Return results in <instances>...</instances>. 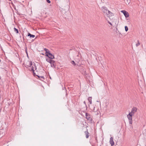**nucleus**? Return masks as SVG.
<instances>
[{"instance_id": "22", "label": "nucleus", "mask_w": 146, "mask_h": 146, "mask_svg": "<svg viewBox=\"0 0 146 146\" xmlns=\"http://www.w3.org/2000/svg\"><path fill=\"white\" fill-rule=\"evenodd\" d=\"M84 103L85 104V101H84Z\"/></svg>"}, {"instance_id": "16", "label": "nucleus", "mask_w": 146, "mask_h": 146, "mask_svg": "<svg viewBox=\"0 0 146 146\" xmlns=\"http://www.w3.org/2000/svg\"><path fill=\"white\" fill-rule=\"evenodd\" d=\"M37 76L40 78V79H44V77L43 76Z\"/></svg>"}, {"instance_id": "2", "label": "nucleus", "mask_w": 146, "mask_h": 146, "mask_svg": "<svg viewBox=\"0 0 146 146\" xmlns=\"http://www.w3.org/2000/svg\"><path fill=\"white\" fill-rule=\"evenodd\" d=\"M101 10L104 13V15L107 16V17H109L112 15L113 13L109 11L107 8L104 7H103L101 8Z\"/></svg>"}, {"instance_id": "19", "label": "nucleus", "mask_w": 146, "mask_h": 146, "mask_svg": "<svg viewBox=\"0 0 146 146\" xmlns=\"http://www.w3.org/2000/svg\"><path fill=\"white\" fill-rule=\"evenodd\" d=\"M46 1L48 3H50V1L49 0H46Z\"/></svg>"}, {"instance_id": "15", "label": "nucleus", "mask_w": 146, "mask_h": 146, "mask_svg": "<svg viewBox=\"0 0 146 146\" xmlns=\"http://www.w3.org/2000/svg\"><path fill=\"white\" fill-rule=\"evenodd\" d=\"M88 100L90 102V104H91V97H89Z\"/></svg>"}, {"instance_id": "3", "label": "nucleus", "mask_w": 146, "mask_h": 146, "mask_svg": "<svg viewBox=\"0 0 146 146\" xmlns=\"http://www.w3.org/2000/svg\"><path fill=\"white\" fill-rule=\"evenodd\" d=\"M133 115L132 114H131L130 113H129V114L127 115V117L129 120V123L131 124H132V116Z\"/></svg>"}, {"instance_id": "20", "label": "nucleus", "mask_w": 146, "mask_h": 146, "mask_svg": "<svg viewBox=\"0 0 146 146\" xmlns=\"http://www.w3.org/2000/svg\"><path fill=\"white\" fill-rule=\"evenodd\" d=\"M115 21H116V23H115V24H116V25H117V24H118V22H117V19H115Z\"/></svg>"}, {"instance_id": "4", "label": "nucleus", "mask_w": 146, "mask_h": 146, "mask_svg": "<svg viewBox=\"0 0 146 146\" xmlns=\"http://www.w3.org/2000/svg\"><path fill=\"white\" fill-rule=\"evenodd\" d=\"M137 109L136 107H133L131 109V112L129 113L134 115L135 113L137 111Z\"/></svg>"}, {"instance_id": "5", "label": "nucleus", "mask_w": 146, "mask_h": 146, "mask_svg": "<svg viewBox=\"0 0 146 146\" xmlns=\"http://www.w3.org/2000/svg\"><path fill=\"white\" fill-rule=\"evenodd\" d=\"M121 12L123 14L125 17L127 18L129 17V14L125 10H122L121 11Z\"/></svg>"}, {"instance_id": "7", "label": "nucleus", "mask_w": 146, "mask_h": 146, "mask_svg": "<svg viewBox=\"0 0 146 146\" xmlns=\"http://www.w3.org/2000/svg\"><path fill=\"white\" fill-rule=\"evenodd\" d=\"M110 143L111 144V146H113L114 145V142L113 140V138L111 137L110 139Z\"/></svg>"}, {"instance_id": "9", "label": "nucleus", "mask_w": 146, "mask_h": 146, "mask_svg": "<svg viewBox=\"0 0 146 146\" xmlns=\"http://www.w3.org/2000/svg\"><path fill=\"white\" fill-rule=\"evenodd\" d=\"M28 36H30V38H34L35 37V35H32L29 33H28L27 35Z\"/></svg>"}, {"instance_id": "14", "label": "nucleus", "mask_w": 146, "mask_h": 146, "mask_svg": "<svg viewBox=\"0 0 146 146\" xmlns=\"http://www.w3.org/2000/svg\"><path fill=\"white\" fill-rule=\"evenodd\" d=\"M14 31L16 33H19L18 30L17 29H16L15 28H14Z\"/></svg>"}, {"instance_id": "18", "label": "nucleus", "mask_w": 146, "mask_h": 146, "mask_svg": "<svg viewBox=\"0 0 146 146\" xmlns=\"http://www.w3.org/2000/svg\"><path fill=\"white\" fill-rule=\"evenodd\" d=\"M71 63L74 66H75L76 65L75 63V62L73 60L72 61Z\"/></svg>"}, {"instance_id": "10", "label": "nucleus", "mask_w": 146, "mask_h": 146, "mask_svg": "<svg viewBox=\"0 0 146 146\" xmlns=\"http://www.w3.org/2000/svg\"><path fill=\"white\" fill-rule=\"evenodd\" d=\"M44 50L46 52L45 54L46 55L47 54H48L50 52L49 50L47 49L46 48H44Z\"/></svg>"}, {"instance_id": "8", "label": "nucleus", "mask_w": 146, "mask_h": 146, "mask_svg": "<svg viewBox=\"0 0 146 146\" xmlns=\"http://www.w3.org/2000/svg\"><path fill=\"white\" fill-rule=\"evenodd\" d=\"M51 66L53 68H55L56 67V64L55 61L52 60V61L50 62Z\"/></svg>"}, {"instance_id": "1", "label": "nucleus", "mask_w": 146, "mask_h": 146, "mask_svg": "<svg viewBox=\"0 0 146 146\" xmlns=\"http://www.w3.org/2000/svg\"><path fill=\"white\" fill-rule=\"evenodd\" d=\"M24 64L26 68H29L30 70L32 71L34 75L35 74L34 71L36 69V66L34 62L32 63L31 61H28L26 62V64L24 63Z\"/></svg>"}, {"instance_id": "13", "label": "nucleus", "mask_w": 146, "mask_h": 146, "mask_svg": "<svg viewBox=\"0 0 146 146\" xmlns=\"http://www.w3.org/2000/svg\"><path fill=\"white\" fill-rule=\"evenodd\" d=\"M86 118L88 120H90V117H89L88 114L86 113Z\"/></svg>"}, {"instance_id": "17", "label": "nucleus", "mask_w": 146, "mask_h": 146, "mask_svg": "<svg viewBox=\"0 0 146 146\" xmlns=\"http://www.w3.org/2000/svg\"><path fill=\"white\" fill-rule=\"evenodd\" d=\"M125 31L126 32H127L128 31V27L127 26H125Z\"/></svg>"}, {"instance_id": "12", "label": "nucleus", "mask_w": 146, "mask_h": 146, "mask_svg": "<svg viewBox=\"0 0 146 146\" xmlns=\"http://www.w3.org/2000/svg\"><path fill=\"white\" fill-rule=\"evenodd\" d=\"M85 134L86 135V137L88 138L89 137V133L87 131L85 132Z\"/></svg>"}, {"instance_id": "11", "label": "nucleus", "mask_w": 146, "mask_h": 146, "mask_svg": "<svg viewBox=\"0 0 146 146\" xmlns=\"http://www.w3.org/2000/svg\"><path fill=\"white\" fill-rule=\"evenodd\" d=\"M46 60L48 62L50 63V62H51L53 60H52V59L48 58H46Z\"/></svg>"}, {"instance_id": "6", "label": "nucleus", "mask_w": 146, "mask_h": 146, "mask_svg": "<svg viewBox=\"0 0 146 146\" xmlns=\"http://www.w3.org/2000/svg\"><path fill=\"white\" fill-rule=\"evenodd\" d=\"M46 56L48 57V58H50L51 59L54 58V56L50 52L48 54H46Z\"/></svg>"}, {"instance_id": "21", "label": "nucleus", "mask_w": 146, "mask_h": 146, "mask_svg": "<svg viewBox=\"0 0 146 146\" xmlns=\"http://www.w3.org/2000/svg\"><path fill=\"white\" fill-rule=\"evenodd\" d=\"M108 23H109V24L110 25H112L111 23L110 22H108Z\"/></svg>"}]
</instances>
